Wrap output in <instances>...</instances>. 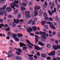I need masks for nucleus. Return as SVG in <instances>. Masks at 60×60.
I'll list each match as a JSON object with an SVG mask.
<instances>
[{"mask_svg": "<svg viewBox=\"0 0 60 60\" xmlns=\"http://www.w3.org/2000/svg\"><path fill=\"white\" fill-rule=\"evenodd\" d=\"M30 13V11H27L25 13L26 14V17L27 18H29L31 17V15L29 14Z\"/></svg>", "mask_w": 60, "mask_h": 60, "instance_id": "nucleus-1", "label": "nucleus"}, {"mask_svg": "<svg viewBox=\"0 0 60 60\" xmlns=\"http://www.w3.org/2000/svg\"><path fill=\"white\" fill-rule=\"evenodd\" d=\"M34 46L35 47L34 48L36 50H41V48H40V47H39L37 45H35Z\"/></svg>", "mask_w": 60, "mask_h": 60, "instance_id": "nucleus-2", "label": "nucleus"}, {"mask_svg": "<svg viewBox=\"0 0 60 60\" xmlns=\"http://www.w3.org/2000/svg\"><path fill=\"white\" fill-rule=\"evenodd\" d=\"M42 34L43 35H42L41 36V37L44 39H46V38L45 37V32H43L42 33Z\"/></svg>", "mask_w": 60, "mask_h": 60, "instance_id": "nucleus-3", "label": "nucleus"}, {"mask_svg": "<svg viewBox=\"0 0 60 60\" xmlns=\"http://www.w3.org/2000/svg\"><path fill=\"white\" fill-rule=\"evenodd\" d=\"M19 45L20 47H22L24 46H27L26 45L24 44V43L22 42H20L19 43Z\"/></svg>", "mask_w": 60, "mask_h": 60, "instance_id": "nucleus-4", "label": "nucleus"}, {"mask_svg": "<svg viewBox=\"0 0 60 60\" xmlns=\"http://www.w3.org/2000/svg\"><path fill=\"white\" fill-rule=\"evenodd\" d=\"M40 9V7L39 6H35L34 8V9L35 10H39Z\"/></svg>", "mask_w": 60, "mask_h": 60, "instance_id": "nucleus-5", "label": "nucleus"}, {"mask_svg": "<svg viewBox=\"0 0 60 60\" xmlns=\"http://www.w3.org/2000/svg\"><path fill=\"white\" fill-rule=\"evenodd\" d=\"M27 4V2L26 1H25L24 3H22V5L23 7H26Z\"/></svg>", "mask_w": 60, "mask_h": 60, "instance_id": "nucleus-6", "label": "nucleus"}, {"mask_svg": "<svg viewBox=\"0 0 60 60\" xmlns=\"http://www.w3.org/2000/svg\"><path fill=\"white\" fill-rule=\"evenodd\" d=\"M6 10L8 12H9L12 11V9L10 7L7 8H6Z\"/></svg>", "mask_w": 60, "mask_h": 60, "instance_id": "nucleus-7", "label": "nucleus"}, {"mask_svg": "<svg viewBox=\"0 0 60 60\" xmlns=\"http://www.w3.org/2000/svg\"><path fill=\"white\" fill-rule=\"evenodd\" d=\"M27 31L29 33H31V32H32L33 31L32 28H30L29 29V28H28L27 29Z\"/></svg>", "mask_w": 60, "mask_h": 60, "instance_id": "nucleus-8", "label": "nucleus"}, {"mask_svg": "<svg viewBox=\"0 0 60 60\" xmlns=\"http://www.w3.org/2000/svg\"><path fill=\"white\" fill-rule=\"evenodd\" d=\"M15 59L18 60H22V58L21 57L19 56H16L15 57Z\"/></svg>", "mask_w": 60, "mask_h": 60, "instance_id": "nucleus-9", "label": "nucleus"}, {"mask_svg": "<svg viewBox=\"0 0 60 60\" xmlns=\"http://www.w3.org/2000/svg\"><path fill=\"white\" fill-rule=\"evenodd\" d=\"M55 53V52L54 51H53L52 52H51L50 53H48V55L49 56L54 55Z\"/></svg>", "mask_w": 60, "mask_h": 60, "instance_id": "nucleus-10", "label": "nucleus"}, {"mask_svg": "<svg viewBox=\"0 0 60 60\" xmlns=\"http://www.w3.org/2000/svg\"><path fill=\"white\" fill-rule=\"evenodd\" d=\"M38 44L39 45H40L41 46H44V44L41 41H40L38 42Z\"/></svg>", "mask_w": 60, "mask_h": 60, "instance_id": "nucleus-11", "label": "nucleus"}, {"mask_svg": "<svg viewBox=\"0 0 60 60\" xmlns=\"http://www.w3.org/2000/svg\"><path fill=\"white\" fill-rule=\"evenodd\" d=\"M33 21V20L32 19H30V20L29 21L27 22L28 24H31V23L32 22V21Z\"/></svg>", "mask_w": 60, "mask_h": 60, "instance_id": "nucleus-12", "label": "nucleus"}, {"mask_svg": "<svg viewBox=\"0 0 60 60\" xmlns=\"http://www.w3.org/2000/svg\"><path fill=\"white\" fill-rule=\"evenodd\" d=\"M12 35L13 38L14 39L16 38V36H17V35L16 34H12Z\"/></svg>", "mask_w": 60, "mask_h": 60, "instance_id": "nucleus-13", "label": "nucleus"}, {"mask_svg": "<svg viewBox=\"0 0 60 60\" xmlns=\"http://www.w3.org/2000/svg\"><path fill=\"white\" fill-rule=\"evenodd\" d=\"M32 29L34 31H35L36 30L37 27H35V26H33L32 27Z\"/></svg>", "mask_w": 60, "mask_h": 60, "instance_id": "nucleus-14", "label": "nucleus"}, {"mask_svg": "<svg viewBox=\"0 0 60 60\" xmlns=\"http://www.w3.org/2000/svg\"><path fill=\"white\" fill-rule=\"evenodd\" d=\"M21 10L22 11H24L26 9V8L25 7L22 6H21Z\"/></svg>", "mask_w": 60, "mask_h": 60, "instance_id": "nucleus-15", "label": "nucleus"}, {"mask_svg": "<svg viewBox=\"0 0 60 60\" xmlns=\"http://www.w3.org/2000/svg\"><path fill=\"white\" fill-rule=\"evenodd\" d=\"M53 48L55 50H56L57 49V48L58 49V47L57 46V45L56 46H53Z\"/></svg>", "mask_w": 60, "mask_h": 60, "instance_id": "nucleus-16", "label": "nucleus"}, {"mask_svg": "<svg viewBox=\"0 0 60 60\" xmlns=\"http://www.w3.org/2000/svg\"><path fill=\"white\" fill-rule=\"evenodd\" d=\"M41 56L43 58H45L46 57V54H41Z\"/></svg>", "mask_w": 60, "mask_h": 60, "instance_id": "nucleus-17", "label": "nucleus"}, {"mask_svg": "<svg viewBox=\"0 0 60 60\" xmlns=\"http://www.w3.org/2000/svg\"><path fill=\"white\" fill-rule=\"evenodd\" d=\"M38 14V12L37 11H35L34 12V16H36Z\"/></svg>", "mask_w": 60, "mask_h": 60, "instance_id": "nucleus-18", "label": "nucleus"}, {"mask_svg": "<svg viewBox=\"0 0 60 60\" xmlns=\"http://www.w3.org/2000/svg\"><path fill=\"white\" fill-rule=\"evenodd\" d=\"M55 19L56 20H57L58 21H59V18H58V15H56V16L55 17Z\"/></svg>", "mask_w": 60, "mask_h": 60, "instance_id": "nucleus-19", "label": "nucleus"}, {"mask_svg": "<svg viewBox=\"0 0 60 60\" xmlns=\"http://www.w3.org/2000/svg\"><path fill=\"white\" fill-rule=\"evenodd\" d=\"M27 47L26 46H24L23 47V49L24 51H26V50Z\"/></svg>", "mask_w": 60, "mask_h": 60, "instance_id": "nucleus-20", "label": "nucleus"}, {"mask_svg": "<svg viewBox=\"0 0 60 60\" xmlns=\"http://www.w3.org/2000/svg\"><path fill=\"white\" fill-rule=\"evenodd\" d=\"M57 54L58 56L60 55V51H58L57 52Z\"/></svg>", "mask_w": 60, "mask_h": 60, "instance_id": "nucleus-21", "label": "nucleus"}, {"mask_svg": "<svg viewBox=\"0 0 60 60\" xmlns=\"http://www.w3.org/2000/svg\"><path fill=\"white\" fill-rule=\"evenodd\" d=\"M15 40L17 41H19V39L17 38V37H16L15 38Z\"/></svg>", "mask_w": 60, "mask_h": 60, "instance_id": "nucleus-22", "label": "nucleus"}, {"mask_svg": "<svg viewBox=\"0 0 60 60\" xmlns=\"http://www.w3.org/2000/svg\"><path fill=\"white\" fill-rule=\"evenodd\" d=\"M10 27H8L7 28L5 29L6 30V31H9L10 30Z\"/></svg>", "mask_w": 60, "mask_h": 60, "instance_id": "nucleus-23", "label": "nucleus"}, {"mask_svg": "<svg viewBox=\"0 0 60 60\" xmlns=\"http://www.w3.org/2000/svg\"><path fill=\"white\" fill-rule=\"evenodd\" d=\"M21 17V15L20 14H19L17 16V17L18 18H20Z\"/></svg>", "mask_w": 60, "mask_h": 60, "instance_id": "nucleus-24", "label": "nucleus"}, {"mask_svg": "<svg viewBox=\"0 0 60 60\" xmlns=\"http://www.w3.org/2000/svg\"><path fill=\"white\" fill-rule=\"evenodd\" d=\"M16 54L17 55H20L21 53L19 52L16 51Z\"/></svg>", "mask_w": 60, "mask_h": 60, "instance_id": "nucleus-25", "label": "nucleus"}, {"mask_svg": "<svg viewBox=\"0 0 60 60\" xmlns=\"http://www.w3.org/2000/svg\"><path fill=\"white\" fill-rule=\"evenodd\" d=\"M35 43H37V42H38V41L39 40L37 39V38H35Z\"/></svg>", "mask_w": 60, "mask_h": 60, "instance_id": "nucleus-26", "label": "nucleus"}, {"mask_svg": "<svg viewBox=\"0 0 60 60\" xmlns=\"http://www.w3.org/2000/svg\"><path fill=\"white\" fill-rule=\"evenodd\" d=\"M0 15H4V13L3 11H1L0 12Z\"/></svg>", "mask_w": 60, "mask_h": 60, "instance_id": "nucleus-27", "label": "nucleus"}, {"mask_svg": "<svg viewBox=\"0 0 60 60\" xmlns=\"http://www.w3.org/2000/svg\"><path fill=\"white\" fill-rule=\"evenodd\" d=\"M43 15L45 17H47L48 16V15L46 13H44L43 14Z\"/></svg>", "mask_w": 60, "mask_h": 60, "instance_id": "nucleus-28", "label": "nucleus"}, {"mask_svg": "<svg viewBox=\"0 0 60 60\" xmlns=\"http://www.w3.org/2000/svg\"><path fill=\"white\" fill-rule=\"evenodd\" d=\"M45 23H46V22H45V21H43L41 22V23L42 25H44L45 24Z\"/></svg>", "mask_w": 60, "mask_h": 60, "instance_id": "nucleus-29", "label": "nucleus"}, {"mask_svg": "<svg viewBox=\"0 0 60 60\" xmlns=\"http://www.w3.org/2000/svg\"><path fill=\"white\" fill-rule=\"evenodd\" d=\"M49 19V18L48 17H45V19L46 20H47Z\"/></svg>", "mask_w": 60, "mask_h": 60, "instance_id": "nucleus-30", "label": "nucleus"}, {"mask_svg": "<svg viewBox=\"0 0 60 60\" xmlns=\"http://www.w3.org/2000/svg\"><path fill=\"white\" fill-rule=\"evenodd\" d=\"M18 11L17 10H15V12H14V14L15 15V14L17 13L18 12Z\"/></svg>", "mask_w": 60, "mask_h": 60, "instance_id": "nucleus-31", "label": "nucleus"}, {"mask_svg": "<svg viewBox=\"0 0 60 60\" xmlns=\"http://www.w3.org/2000/svg\"><path fill=\"white\" fill-rule=\"evenodd\" d=\"M13 23L12 26L13 27H15L16 26L15 23L14 22H12Z\"/></svg>", "mask_w": 60, "mask_h": 60, "instance_id": "nucleus-32", "label": "nucleus"}, {"mask_svg": "<svg viewBox=\"0 0 60 60\" xmlns=\"http://www.w3.org/2000/svg\"><path fill=\"white\" fill-rule=\"evenodd\" d=\"M39 13L40 14H43V11H39Z\"/></svg>", "mask_w": 60, "mask_h": 60, "instance_id": "nucleus-33", "label": "nucleus"}, {"mask_svg": "<svg viewBox=\"0 0 60 60\" xmlns=\"http://www.w3.org/2000/svg\"><path fill=\"white\" fill-rule=\"evenodd\" d=\"M4 26V24L3 25V24H0V28H1L2 27H2H3Z\"/></svg>", "mask_w": 60, "mask_h": 60, "instance_id": "nucleus-34", "label": "nucleus"}, {"mask_svg": "<svg viewBox=\"0 0 60 60\" xmlns=\"http://www.w3.org/2000/svg\"><path fill=\"white\" fill-rule=\"evenodd\" d=\"M47 46L49 48H50L51 47V46L49 44H47Z\"/></svg>", "mask_w": 60, "mask_h": 60, "instance_id": "nucleus-35", "label": "nucleus"}, {"mask_svg": "<svg viewBox=\"0 0 60 60\" xmlns=\"http://www.w3.org/2000/svg\"><path fill=\"white\" fill-rule=\"evenodd\" d=\"M35 22L34 21H33L32 22V24L33 25H35Z\"/></svg>", "mask_w": 60, "mask_h": 60, "instance_id": "nucleus-36", "label": "nucleus"}, {"mask_svg": "<svg viewBox=\"0 0 60 60\" xmlns=\"http://www.w3.org/2000/svg\"><path fill=\"white\" fill-rule=\"evenodd\" d=\"M52 24V22H47V24Z\"/></svg>", "mask_w": 60, "mask_h": 60, "instance_id": "nucleus-37", "label": "nucleus"}, {"mask_svg": "<svg viewBox=\"0 0 60 60\" xmlns=\"http://www.w3.org/2000/svg\"><path fill=\"white\" fill-rule=\"evenodd\" d=\"M15 6L16 8H19V6L18 4H15Z\"/></svg>", "mask_w": 60, "mask_h": 60, "instance_id": "nucleus-38", "label": "nucleus"}, {"mask_svg": "<svg viewBox=\"0 0 60 60\" xmlns=\"http://www.w3.org/2000/svg\"><path fill=\"white\" fill-rule=\"evenodd\" d=\"M3 13L4 14H7V13L6 12V10H4L3 11Z\"/></svg>", "mask_w": 60, "mask_h": 60, "instance_id": "nucleus-39", "label": "nucleus"}, {"mask_svg": "<svg viewBox=\"0 0 60 60\" xmlns=\"http://www.w3.org/2000/svg\"><path fill=\"white\" fill-rule=\"evenodd\" d=\"M11 32H8V34L7 35L8 36H9V35H11Z\"/></svg>", "mask_w": 60, "mask_h": 60, "instance_id": "nucleus-40", "label": "nucleus"}, {"mask_svg": "<svg viewBox=\"0 0 60 60\" xmlns=\"http://www.w3.org/2000/svg\"><path fill=\"white\" fill-rule=\"evenodd\" d=\"M48 12L49 13V14H50V15H52V13L50 11H48Z\"/></svg>", "mask_w": 60, "mask_h": 60, "instance_id": "nucleus-41", "label": "nucleus"}, {"mask_svg": "<svg viewBox=\"0 0 60 60\" xmlns=\"http://www.w3.org/2000/svg\"><path fill=\"white\" fill-rule=\"evenodd\" d=\"M29 58L30 60H34V58L32 57H29Z\"/></svg>", "mask_w": 60, "mask_h": 60, "instance_id": "nucleus-42", "label": "nucleus"}, {"mask_svg": "<svg viewBox=\"0 0 60 60\" xmlns=\"http://www.w3.org/2000/svg\"><path fill=\"white\" fill-rule=\"evenodd\" d=\"M14 22H15V23H17V24H18V22H17V21L15 19H14Z\"/></svg>", "mask_w": 60, "mask_h": 60, "instance_id": "nucleus-43", "label": "nucleus"}, {"mask_svg": "<svg viewBox=\"0 0 60 60\" xmlns=\"http://www.w3.org/2000/svg\"><path fill=\"white\" fill-rule=\"evenodd\" d=\"M28 56H29V57H32L34 56L33 55H28Z\"/></svg>", "mask_w": 60, "mask_h": 60, "instance_id": "nucleus-44", "label": "nucleus"}, {"mask_svg": "<svg viewBox=\"0 0 60 60\" xmlns=\"http://www.w3.org/2000/svg\"><path fill=\"white\" fill-rule=\"evenodd\" d=\"M26 41H27V43L29 44L31 43L28 40H26Z\"/></svg>", "mask_w": 60, "mask_h": 60, "instance_id": "nucleus-45", "label": "nucleus"}, {"mask_svg": "<svg viewBox=\"0 0 60 60\" xmlns=\"http://www.w3.org/2000/svg\"><path fill=\"white\" fill-rule=\"evenodd\" d=\"M27 45L29 46V47L30 48H33V47L31 46V45H30L29 44H27Z\"/></svg>", "mask_w": 60, "mask_h": 60, "instance_id": "nucleus-46", "label": "nucleus"}, {"mask_svg": "<svg viewBox=\"0 0 60 60\" xmlns=\"http://www.w3.org/2000/svg\"><path fill=\"white\" fill-rule=\"evenodd\" d=\"M4 20L3 19H0V22H2Z\"/></svg>", "mask_w": 60, "mask_h": 60, "instance_id": "nucleus-47", "label": "nucleus"}, {"mask_svg": "<svg viewBox=\"0 0 60 60\" xmlns=\"http://www.w3.org/2000/svg\"><path fill=\"white\" fill-rule=\"evenodd\" d=\"M8 26V25H7V24H6L5 25L4 27L5 28H6Z\"/></svg>", "mask_w": 60, "mask_h": 60, "instance_id": "nucleus-48", "label": "nucleus"}, {"mask_svg": "<svg viewBox=\"0 0 60 60\" xmlns=\"http://www.w3.org/2000/svg\"><path fill=\"white\" fill-rule=\"evenodd\" d=\"M55 42L56 44H58V41L57 40H55Z\"/></svg>", "mask_w": 60, "mask_h": 60, "instance_id": "nucleus-49", "label": "nucleus"}, {"mask_svg": "<svg viewBox=\"0 0 60 60\" xmlns=\"http://www.w3.org/2000/svg\"><path fill=\"white\" fill-rule=\"evenodd\" d=\"M49 19L50 21H52L53 20V19L52 18H51L50 17V18H49Z\"/></svg>", "mask_w": 60, "mask_h": 60, "instance_id": "nucleus-50", "label": "nucleus"}, {"mask_svg": "<svg viewBox=\"0 0 60 60\" xmlns=\"http://www.w3.org/2000/svg\"><path fill=\"white\" fill-rule=\"evenodd\" d=\"M46 59L48 60H50L51 59L50 57H47Z\"/></svg>", "mask_w": 60, "mask_h": 60, "instance_id": "nucleus-51", "label": "nucleus"}, {"mask_svg": "<svg viewBox=\"0 0 60 60\" xmlns=\"http://www.w3.org/2000/svg\"><path fill=\"white\" fill-rule=\"evenodd\" d=\"M8 55L9 56H8V57H9L10 58H11V57H10V56H11L12 55L11 54H8Z\"/></svg>", "mask_w": 60, "mask_h": 60, "instance_id": "nucleus-52", "label": "nucleus"}, {"mask_svg": "<svg viewBox=\"0 0 60 60\" xmlns=\"http://www.w3.org/2000/svg\"><path fill=\"white\" fill-rule=\"evenodd\" d=\"M6 7V6L5 5H4V6L3 8V10H4L5 9V8Z\"/></svg>", "mask_w": 60, "mask_h": 60, "instance_id": "nucleus-53", "label": "nucleus"}, {"mask_svg": "<svg viewBox=\"0 0 60 60\" xmlns=\"http://www.w3.org/2000/svg\"><path fill=\"white\" fill-rule=\"evenodd\" d=\"M55 3L56 5H57L58 4V2L57 0H55Z\"/></svg>", "mask_w": 60, "mask_h": 60, "instance_id": "nucleus-54", "label": "nucleus"}, {"mask_svg": "<svg viewBox=\"0 0 60 60\" xmlns=\"http://www.w3.org/2000/svg\"><path fill=\"white\" fill-rule=\"evenodd\" d=\"M17 50L18 51H20L21 52H22V51L20 49H17Z\"/></svg>", "mask_w": 60, "mask_h": 60, "instance_id": "nucleus-55", "label": "nucleus"}, {"mask_svg": "<svg viewBox=\"0 0 60 60\" xmlns=\"http://www.w3.org/2000/svg\"><path fill=\"white\" fill-rule=\"evenodd\" d=\"M45 4L46 6H47V2L46 1L45 2Z\"/></svg>", "mask_w": 60, "mask_h": 60, "instance_id": "nucleus-56", "label": "nucleus"}, {"mask_svg": "<svg viewBox=\"0 0 60 60\" xmlns=\"http://www.w3.org/2000/svg\"><path fill=\"white\" fill-rule=\"evenodd\" d=\"M53 26H54V25H52V24H51V25H50V27L51 28H52L53 27Z\"/></svg>", "mask_w": 60, "mask_h": 60, "instance_id": "nucleus-57", "label": "nucleus"}, {"mask_svg": "<svg viewBox=\"0 0 60 60\" xmlns=\"http://www.w3.org/2000/svg\"><path fill=\"white\" fill-rule=\"evenodd\" d=\"M56 28V27L54 26H53V27H52L51 28L52 29H53V30H55Z\"/></svg>", "mask_w": 60, "mask_h": 60, "instance_id": "nucleus-58", "label": "nucleus"}, {"mask_svg": "<svg viewBox=\"0 0 60 60\" xmlns=\"http://www.w3.org/2000/svg\"><path fill=\"white\" fill-rule=\"evenodd\" d=\"M35 37H36L35 38H37L38 39H39V37L37 36V35H35Z\"/></svg>", "mask_w": 60, "mask_h": 60, "instance_id": "nucleus-59", "label": "nucleus"}, {"mask_svg": "<svg viewBox=\"0 0 60 60\" xmlns=\"http://www.w3.org/2000/svg\"><path fill=\"white\" fill-rule=\"evenodd\" d=\"M35 34L38 35H39L40 34L39 32H36L35 33Z\"/></svg>", "mask_w": 60, "mask_h": 60, "instance_id": "nucleus-60", "label": "nucleus"}, {"mask_svg": "<svg viewBox=\"0 0 60 60\" xmlns=\"http://www.w3.org/2000/svg\"><path fill=\"white\" fill-rule=\"evenodd\" d=\"M30 34V35L32 36H34V34L33 33H31Z\"/></svg>", "mask_w": 60, "mask_h": 60, "instance_id": "nucleus-61", "label": "nucleus"}, {"mask_svg": "<svg viewBox=\"0 0 60 60\" xmlns=\"http://www.w3.org/2000/svg\"><path fill=\"white\" fill-rule=\"evenodd\" d=\"M34 57L35 59H37V56H36L35 55H34Z\"/></svg>", "mask_w": 60, "mask_h": 60, "instance_id": "nucleus-62", "label": "nucleus"}, {"mask_svg": "<svg viewBox=\"0 0 60 60\" xmlns=\"http://www.w3.org/2000/svg\"><path fill=\"white\" fill-rule=\"evenodd\" d=\"M57 47H58V49H60V45H57Z\"/></svg>", "mask_w": 60, "mask_h": 60, "instance_id": "nucleus-63", "label": "nucleus"}, {"mask_svg": "<svg viewBox=\"0 0 60 60\" xmlns=\"http://www.w3.org/2000/svg\"><path fill=\"white\" fill-rule=\"evenodd\" d=\"M58 36L59 38H60V33L58 35Z\"/></svg>", "mask_w": 60, "mask_h": 60, "instance_id": "nucleus-64", "label": "nucleus"}]
</instances>
